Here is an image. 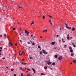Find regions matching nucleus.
<instances>
[{
    "mask_svg": "<svg viewBox=\"0 0 76 76\" xmlns=\"http://www.w3.org/2000/svg\"><path fill=\"white\" fill-rule=\"evenodd\" d=\"M11 45H13V44H12V43L10 42L8 43V46L9 47H10V46H11Z\"/></svg>",
    "mask_w": 76,
    "mask_h": 76,
    "instance_id": "1",
    "label": "nucleus"
},
{
    "mask_svg": "<svg viewBox=\"0 0 76 76\" xmlns=\"http://www.w3.org/2000/svg\"><path fill=\"white\" fill-rule=\"evenodd\" d=\"M42 51L43 53H44V54H47L48 53H47V52H46V51H45V50H42Z\"/></svg>",
    "mask_w": 76,
    "mask_h": 76,
    "instance_id": "2",
    "label": "nucleus"
},
{
    "mask_svg": "<svg viewBox=\"0 0 76 76\" xmlns=\"http://www.w3.org/2000/svg\"><path fill=\"white\" fill-rule=\"evenodd\" d=\"M58 59L59 60H61V59H62V56H60V57L58 58Z\"/></svg>",
    "mask_w": 76,
    "mask_h": 76,
    "instance_id": "3",
    "label": "nucleus"
},
{
    "mask_svg": "<svg viewBox=\"0 0 76 76\" xmlns=\"http://www.w3.org/2000/svg\"><path fill=\"white\" fill-rule=\"evenodd\" d=\"M31 70H33V71L34 72V73H36V72L35 71V69H34L33 68H32Z\"/></svg>",
    "mask_w": 76,
    "mask_h": 76,
    "instance_id": "4",
    "label": "nucleus"
},
{
    "mask_svg": "<svg viewBox=\"0 0 76 76\" xmlns=\"http://www.w3.org/2000/svg\"><path fill=\"white\" fill-rule=\"evenodd\" d=\"M21 6H18L19 7L18 8H19V9H22V8H23V7H22V4H21Z\"/></svg>",
    "mask_w": 76,
    "mask_h": 76,
    "instance_id": "5",
    "label": "nucleus"
},
{
    "mask_svg": "<svg viewBox=\"0 0 76 76\" xmlns=\"http://www.w3.org/2000/svg\"><path fill=\"white\" fill-rule=\"evenodd\" d=\"M19 56H21L22 55V53H21V51H19Z\"/></svg>",
    "mask_w": 76,
    "mask_h": 76,
    "instance_id": "6",
    "label": "nucleus"
},
{
    "mask_svg": "<svg viewBox=\"0 0 76 76\" xmlns=\"http://www.w3.org/2000/svg\"><path fill=\"white\" fill-rule=\"evenodd\" d=\"M55 43H56L55 42H52L51 43V44L52 45H54V44H55Z\"/></svg>",
    "mask_w": 76,
    "mask_h": 76,
    "instance_id": "7",
    "label": "nucleus"
},
{
    "mask_svg": "<svg viewBox=\"0 0 76 76\" xmlns=\"http://www.w3.org/2000/svg\"><path fill=\"white\" fill-rule=\"evenodd\" d=\"M34 23V21H32L31 24H30L31 26L32 25H33Z\"/></svg>",
    "mask_w": 76,
    "mask_h": 76,
    "instance_id": "8",
    "label": "nucleus"
},
{
    "mask_svg": "<svg viewBox=\"0 0 76 76\" xmlns=\"http://www.w3.org/2000/svg\"><path fill=\"white\" fill-rule=\"evenodd\" d=\"M22 64H23L24 65H26V64H27L28 63H22Z\"/></svg>",
    "mask_w": 76,
    "mask_h": 76,
    "instance_id": "9",
    "label": "nucleus"
},
{
    "mask_svg": "<svg viewBox=\"0 0 76 76\" xmlns=\"http://www.w3.org/2000/svg\"><path fill=\"white\" fill-rule=\"evenodd\" d=\"M40 75H43V76H45V74H44V73H41Z\"/></svg>",
    "mask_w": 76,
    "mask_h": 76,
    "instance_id": "10",
    "label": "nucleus"
},
{
    "mask_svg": "<svg viewBox=\"0 0 76 76\" xmlns=\"http://www.w3.org/2000/svg\"><path fill=\"white\" fill-rule=\"evenodd\" d=\"M70 52H71V53H73V50L72 49H71L70 50Z\"/></svg>",
    "mask_w": 76,
    "mask_h": 76,
    "instance_id": "11",
    "label": "nucleus"
},
{
    "mask_svg": "<svg viewBox=\"0 0 76 76\" xmlns=\"http://www.w3.org/2000/svg\"><path fill=\"white\" fill-rule=\"evenodd\" d=\"M31 43L32 44V45H35V43H34V42H31Z\"/></svg>",
    "mask_w": 76,
    "mask_h": 76,
    "instance_id": "12",
    "label": "nucleus"
},
{
    "mask_svg": "<svg viewBox=\"0 0 76 76\" xmlns=\"http://www.w3.org/2000/svg\"><path fill=\"white\" fill-rule=\"evenodd\" d=\"M46 62L47 64H48V65H50V62L47 61Z\"/></svg>",
    "mask_w": 76,
    "mask_h": 76,
    "instance_id": "13",
    "label": "nucleus"
},
{
    "mask_svg": "<svg viewBox=\"0 0 76 76\" xmlns=\"http://www.w3.org/2000/svg\"><path fill=\"white\" fill-rule=\"evenodd\" d=\"M57 57H58V56H57V55H55V57L56 58H57Z\"/></svg>",
    "mask_w": 76,
    "mask_h": 76,
    "instance_id": "14",
    "label": "nucleus"
},
{
    "mask_svg": "<svg viewBox=\"0 0 76 76\" xmlns=\"http://www.w3.org/2000/svg\"><path fill=\"white\" fill-rule=\"evenodd\" d=\"M73 61L75 63H76V60H73Z\"/></svg>",
    "mask_w": 76,
    "mask_h": 76,
    "instance_id": "15",
    "label": "nucleus"
},
{
    "mask_svg": "<svg viewBox=\"0 0 76 76\" xmlns=\"http://www.w3.org/2000/svg\"><path fill=\"white\" fill-rule=\"evenodd\" d=\"M65 25H66V28H67L68 27V25L67 24H65Z\"/></svg>",
    "mask_w": 76,
    "mask_h": 76,
    "instance_id": "16",
    "label": "nucleus"
},
{
    "mask_svg": "<svg viewBox=\"0 0 76 76\" xmlns=\"http://www.w3.org/2000/svg\"><path fill=\"white\" fill-rule=\"evenodd\" d=\"M55 63L54 62H53L52 63V65H53V66H54V65H55Z\"/></svg>",
    "mask_w": 76,
    "mask_h": 76,
    "instance_id": "17",
    "label": "nucleus"
},
{
    "mask_svg": "<svg viewBox=\"0 0 76 76\" xmlns=\"http://www.w3.org/2000/svg\"><path fill=\"white\" fill-rule=\"evenodd\" d=\"M48 16H49V18H53V17H52V16H51L50 15H48Z\"/></svg>",
    "mask_w": 76,
    "mask_h": 76,
    "instance_id": "18",
    "label": "nucleus"
},
{
    "mask_svg": "<svg viewBox=\"0 0 76 76\" xmlns=\"http://www.w3.org/2000/svg\"><path fill=\"white\" fill-rule=\"evenodd\" d=\"M25 33H26H26H28V31H27V30H25Z\"/></svg>",
    "mask_w": 76,
    "mask_h": 76,
    "instance_id": "19",
    "label": "nucleus"
},
{
    "mask_svg": "<svg viewBox=\"0 0 76 76\" xmlns=\"http://www.w3.org/2000/svg\"><path fill=\"white\" fill-rule=\"evenodd\" d=\"M47 32V30L43 31V32Z\"/></svg>",
    "mask_w": 76,
    "mask_h": 76,
    "instance_id": "20",
    "label": "nucleus"
},
{
    "mask_svg": "<svg viewBox=\"0 0 76 76\" xmlns=\"http://www.w3.org/2000/svg\"><path fill=\"white\" fill-rule=\"evenodd\" d=\"M71 56H74V54L73 53H72L71 55Z\"/></svg>",
    "mask_w": 76,
    "mask_h": 76,
    "instance_id": "21",
    "label": "nucleus"
},
{
    "mask_svg": "<svg viewBox=\"0 0 76 76\" xmlns=\"http://www.w3.org/2000/svg\"><path fill=\"white\" fill-rule=\"evenodd\" d=\"M44 69H47V66H45L44 67Z\"/></svg>",
    "mask_w": 76,
    "mask_h": 76,
    "instance_id": "22",
    "label": "nucleus"
},
{
    "mask_svg": "<svg viewBox=\"0 0 76 76\" xmlns=\"http://www.w3.org/2000/svg\"><path fill=\"white\" fill-rule=\"evenodd\" d=\"M75 28H74V27H73L72 29V31H75Z\"/></svg>",
    "mask_w": 76,
    "mask_h": 76,
    "instance_id": "23",
    "label": "nucleus"
},
{
    "mask_svg": "<svg viewBox=\"0 0 76 76\" xmlns=\"http://www.w3.org/2000/svg\"><path fill=\"white\" fill-rule=\"evenodd\" d=\"M26 36H28V35L29 34V32H27V33H26Z\"/></svg>",
    "mask_w": 76,
    "mask_h": 76,
    "instance_id": "24",
    "label": "nucleus"
},
{
    "mask_svg": "<svg viewBox=\"0 0 76 76\" xmlns=\"http://www.w3.org/2000/svg\"><path fill=\"white\" fill-rule=\"evenodd\" d=\"M38 48H41V46L39 45L38 46Z\"/></svg>",
    "mask_w": 76,
    "mask_h": 76,
    "instance_id": "25",
    "label": "nucleus"
},
{
    "mask_svg": "<svg viewBox=\"0 0 76 76\" xmlns=\"http://www.w3.org/2000/svg\"><path fill=\"white\" fill-rule=\"evenodd\" d=\"M29 58L30 59H33V58L32 57H31L30 56H29Z\"/></svg>",
    "mask_w": 76,
    "mask_h": 76,
    "instance_id": "26",
    "label": "nucleus"
},
{
    "mask_svg": "<svg viewBox=\"0 0 76 76\" xmlns=\"http://www.w3.org/2000/svg\"><path fill=\"white\" fill-rule=\"evenodd\" d=\"M27 69L29 71H31V69H30L27 68Z\"/></svg>",
    "mask_w": 76,
    "mask_h": 76,
    "instance_id": "27",
    "label": "nucleus"
},
{
    "mask_svg": "<svg viewBox=\"0 0 76 76\" xmlns=\"http://www.w3.org/2000/svg\"><path fill=\"white\" fill-rule=\"evenodd\" d=\"M71 27H68L67 28V29H71Z\"/></svg>",
    "mask_w": 76,
    "mask_h": 76,
    "instance_id": "28",
    "label": "nucleus"
},
{
    "mask_svg": "<svg viewBox=\"0 0 76 76\" xmlns=\"http://www.w3.org/2000/svg\"><path fill=\"white\" fill-rule=\"evenodd\" d=\"M69 49H71V50H72V47H69Z\"/></svg>",
    "mask_w": 76,
    "mask_h": 76,
    "instance_id": "29",
    "label": "nucleus"
},
{
    "mask_svg": "<svg viewBox=\"0 0 76 76\" xmlns=\"http://www.w3.org/2000/svg\"><path fill=\"white\" fill-rule=\"evenodd\" d=\"M22 53L23 54H25V52L23 51H22Z\"/></svg>",
    "mask_w": 76,
    "mask_h": 76,
    "instance_id": "30",
    "label": "nucleus"
},
{
    "mask_svg": "<svg viewBox=\"0 0 76 76\" xmlns=\"http://www.w3.org/2000/svg\"><path fill=\"white\" fill-rule=\"evenodd\" d=\"M35 38V36H34L32 38V39H33V40H34V38Z\"/></svg>",
    "mask_w": 76,
    "mask_h": 76,
    "instance_id": "31",
    "label": "nucleus"
},
{
    "mask_svg": "<svg viewBox=\"0 0 76 76\" xmlns=\"http://www.w3.org/2000/svg\"><path fill=\"white\" fill-rule=\"evenodd\" d=\"M62 41H63V42H65V41H64V39H63V38H62Z\"/></svg>",
    "mask_w": 76,
    "mask_h": 76,
    "instance_id": "32",
    "label": "nucleus"
},
{
    "mask_svg": "<svg viewBox=\"0 0 76 76\" xmlns=\"http://www.w3.org/2000/svg\"><path fill=\"white\" fill-rule=\"evenodd\" d=\"M40 54L41 55L42 54V51H40Z\"/></svg>",
    "mask_w": 76,
    "mask_h": 76,
    "instance_id": "33",
    "label": "nucleus"
},
{
    "mask_svg": "<svg viewBox=\"0 0 76 76\" xmlns=\"http://www.w3.org/2000/svg\"><path fill=\"white\" fill-rule=\"evenodd\" d=\"M59 36H60V35H57L56 37V38H58V37H59Z\"/></svg>",
    "mask_w": 76,
    "mask_h": 76,
    "instance_id": "34",
    "label": "nucleus"
},
{
    "mask_svg": "<svg viewBox=\"0 0 76 76\" xmlns=\"http://www.w3.org/2000/svg\"><path fill=\"white\" fill-rule=\"evenodd\" d=\"M45 18V16L44 15L43 16V18H42V19H44Z\"/></svg>",
    "mask_w": 76,
    "mask_h": 76,
    "instance_id": "35",
    "label": "nucleus"
},
{
    "mask_svg": "<svg viewBox=\"0 0 76 76\" xmlns=\"http://www.w3.org/2000/svg\"><path fill=\"white\" fill-rule=\"evenodd\" d=\"M20 70H22V67H20Z\"/></svg>",
    "mask_w": 76,
    "mask_h": 76,
    "instance_id": "36",
    "label": "nucleus"
},
{
    "mask_svg": "<svg viewBox=\"0 0 76 76\" xmlns=\"http://www.w3.org/2000/svg\"><path fill=\"white\" fill-rule=\"evenodd\" d=\"M3 42V40H1V41H0V42Z\"/></svg>",
    "mask_w": 76,
    "mask_h": 76,
    "instance_id": "37",
    "label": "nucleus"
},
{
    "mask_svg": "<svg viewBox=\"0 0 76 76\" xmlns=\"http://www.w3.org/2000/svg\"><path fill=\"white\" fill-rule=\"evenodd\" d=\"M23 73H22L21 74V76H23Z\"/></svg>",
    "mask_w": 76,
    "mask_h": 76,
    "instance_id": "38",
    "label": "nucleus"
},
{
    "mask_svg": "<svg viewBox=\"0 0 76 76\" xmlns=\"http://www.w3.org/2000/svg\"><path fill=\"white\" fill-rule=\"evenodd\" d=\"M13 30H14V31L16 30V28H14L13 29Z\"/></svg>",
    "mask_w": 76,
    "mask_h": 76,
    "instance_id": "39",
    "label": "nucleus"
},
{
    "mask_svg": "<svg viewBox=\"0 0 76 76\" xmlns=\"http://www.w3.org/2000/svg\"><path fill=\"white\" fill-rule=\"evenodd\" d=\"M11 71H13V70H14V69H11Z\"/></svg>",
    "mask_w": 76,
    "mask_h": 76,
    "instance_id": "40",
    "label": "nucleus"
},
{
    "mask_svg": "<svg viewBox=\"0 0 76 76\" xmlns=\"http://www.w3.org/2000/svg\"><path fill=\"white\" fill-rule=\"evenodd\" d=\"M14 76H16V74H14Z\"/></svg>",
    "mask_w": 76,
    "mask_h": 76,
    "instance_id": "41",
    "label": "nucleus"
},
{
    "mask_svg": "<svg viewBox=\"0 0 76 76\" xmlns=\"http://www.w3.org/2000/svg\"><path fill=\"white\" fill-rule=\"evenodd\" d=\"M73 45L74 47H76V45Z\"/></svg>",
    "mask_w": 76,
    "mask_h": 76,
    "instance_id": "42",
    "label": "nucleus"
},
{
    "mask_svg": "<svg viewBox=\"0 0 76 76\" xmlns=\"http://www.w3.org/2000/svg\"><path fill=\"white\" fill-rule=\"evenodd\" d=\"M49 22L50 23H51V20H49Z\"/></svg>",
    "mask_w": 76,
    "mask_h": 76,
    "instance_id": "43",
    "label": "nucleus"
},
{
    "mask_svg": "<svg viewBox=\"0 0 76 76\" xmlns=\"http://www.w3.org/2000/svg\"><path fill=\"white\" fill-rule=\"evenodd\" d=\"M1 37H2V35H0V38H1Z\"/></svg>",
    "mask_w": 76,
    "mask_h": 76,
    "instance_id": "44",
    "label": "nucleus"
},
{
    "mask_svg": "<svg viewBox=\"0 0 76 76\" xmlns=\"http://www.w3.org/2000/svg\"><path fill=\"white\" fill-rule=\"evenodd\" d=\"M6 34H4V37H5V36H6Z\"/></svg>",
    "mask_w": 76,
    "mask_h": 76,
    "instance_id": "45",
    "label": "nucleus"
},
{
    "mask_svg": "<svg viewBox=\"0 0 76 76\" xmlns=\"http://www.w3.org/2000/svg\"><path fill=\"white\" fill-rule=\"evenodd\" d=\"M67 38L68 39H69V37H67Z\"/></svg>",
    "mask_w": 76,
    "mask_h": 76,
    "instance_id": "46",
    "label": "nucleus"
},
{
    "mask_svg": "<svg viewBox=\"0 0 76 76\" xmlns=\"http://www.w3.org/2000/svg\"><path fill=\"white\" fill-rule=\"evenodd\" d=\"M20 41L21 42V43H22V40H20Z\"/></svg>",
    "mask_w": 76,
    "mask_h": 76,
    "instance_id": "47",
    "label": "nucleus"
},
{
    "mask_svg": "<svg viewBox=\"0 0 76 76\" xmlns=\"http://www.w3.org/2000/svg\"><path fill=\"white\" fill-rule=\"evenodd\" d=\"M64 47H67V45H64Z\"/></svg>",
    "mask_w": 76,
    "mask_h": 76,
    "instance_id": "48",
    "label": "nucleus"
},
{
    "mask_svg": "<svg viewBox=\"0 0 76 76\" xmlns=\"http://www.w3.org/2000/svg\"><path fill=\"white\" fill-rule=\"evenodd\" d=\"M52 22H54V20H52Z\"/></svg>",
    "mask_w": 76,
    "mask_h": 76,
    "instance_id": "49",
    "label": "nucleus"
},
{
    "mask_svg": "<svg viewBox=\"0 0 76 76\" xmlns=\"http://www.w3.org/2000/svg\"><path fill=\"white\" fill-rule=\"evenodd\" d=\"M0 48L1 49V50H2V49H3V48H2V47H0Z\"/></svg>",
    "mask_w": 76,
    "mask_h": 76,
    "instance_id": "50",
    "label": "nucleus"
},
{
    "mask_svg": "<svg viewBox=\"0 0 76 76\" xmlns=\"http://www.w3.org/2000/svg\"><path fill=\"white\" fill-rule=\"evenodd\" d=\"M2 59H3V60H4V59H6V58H2Z\"/></svg>",
    "mask_w": 76,
    "mask_h": 76,
    "instance_id": "51",
    "label": "nucleus"
},
{
    "mask_svg": "<svg viewBox=\"0 0 76 76\" xmlns=\"http://www.w3.org/2000/svg\"><path fill=\"white\" fill-rule=\"evenodd\" d=\"M54 48L55 49H57V47H54Z\"/></svg>",
    "mask_w": 76,
    "mask_h": 76,
    "instance_id": "52",
    "label": "nucleus"
},
{
    "mask_svg": "<svg viewBox=\"0 0 76 76\" xmlns=\"http://www.w3.org/2000/svg\"><path fill=\"white\" fill-rule=\"evenodd\" d=\"M30 75L29 74H28V75H27V76H30Z\"/></svg>",
    "mask_w": 76,
    "mask_h": 76,
    "instance_id": "53",
    "label": "nucleus"
},
{
    "mask_svg": "<svg viewBox=\"0 0 76 76\" xmlns=\"http://www.w3.org/2000/svg\"><path fill=\"white\" fill-rule=\"evenodd\" d=\"M27 44H30V42H27Z\"/></svg>",
    "mask_w": 76,
    "mask_h": 76,
    "instance_id": "54",
    "label": "nucleus"
},
{
    "mask_svg": "<svg viewBox=\"0 0 76 76\" xmlns=\"http://www.w3.org/2000/svg\"><path fill=\"white\" fill-rule=\"evenodd\" d=\"M11 7H12V8H13V5H12L11 6Z\"/></svg>",
    "mask_w": 76,
    "mask_h": 76,
    "instance_id": "55",
    "label": "nucleus"
},
{
    "mask_svg": "<svg viewBox=\"0 0 76 76\" xmlns=\"http://www.w3.org/2000/svg\"><path fill=\"white\" fill-rule=\"evenodd\" d=\"M31 37H32V38H33V35H31Z\"/></svg>",
    "mask_w": 76,
    "mask_h": 76,
    "instance_id": "56",
    "label": "nucleus"
},
{
    "mask_svg": "<svg viewBox=\"0 0 76 76\" xmlns=\"http://www.w3.org/2000/svg\"><path fill=\"white\" fill-rule=\"evenodd\" d=\"M7 7H5V9H6V8H7Z\"/></svg>",
    "mask_w": 76,
    "mask_h": 76,
    "instance_id": "57",
    "label": "nucleus"
},
{
    "mask_svg": "<svg viewBox=\"0 0 76 76\" xmlns=\"http://www.w3.org/2000/svg\"><path fill=\"white\" fill-rule=\"evenodd\" d=\"M22 34V33H20V34H19V35H21Z\"/></svg>",
    "mask_w": 76,
    "mask_h": 76,
    "instance_id": "58",
    "label": "nucleus"
},
{
    "mask_svg": "<svg viewBox=\"0 0 76 76\" xmlns=\"http://www.w3.org/2000/svg\"><path fill=\"white\" fill-rule=\"evenodd\" d=\"M15 45H16V46H17V43H16L15 44Z\"/></svg>",
    "mask_w": 76,
    "mask_h": 76,
    "instance_id": "59",
    "label": "nucleus"
},
{
    "mask_svg": "<svg viewBox=\"0 0 76 76\" xmlns=\"http://www.w3.org/2000/svg\"><path fill=\"white\" fill-rule=\"evenodd\" d=\"M70 38L71 39H72V37H70Z\"/></svg>",
    "mask_w": 76,
    "mask_h": 76,
    "instance_id": "60",
    "label": "nucleus"
},
{
    "mask_svg": "<svg viewBox=\"0 0 76 76\" xmlns=\"http://www.w3.org/2000/svg\"><path fill=\"white\" fill-rule=\"evenodd\" d=\"M61 40H59V42H61Z\"/></svg>",
    "mask_w": 76,
    "mask_h": 76,
    "instance_id": "61",
    "label": "nucleus"
},
{
    "mask_svg": "<svg viewBox=\"0 0 76 76\" xmlns=\"http://www.w3.org/2000/svg\"><path fill=\"white\" fill-rule=\"evenodd\" d=\"M50 25H52V23H50Z\"/></svg>",
    "mask_w": 76,
    "mask_h": 76,
    "instance_id": "62",
    "label": "nucleus"
},
{
    "mask_svg": "<svg viewBox=\"0 0 76 76\" xmlns=\"http://www.w3.org/2000/svg\"><path fill=\"white\" fill-rule=\"evenodd\" d=\"M28 48H29V49H30V48H31V47H28Z\"/></svg>",
    "mask_w": 76,
    "mask_h": 76,
    "instance_id": "63",
    "label": "nucleus"
},
{
    "mask_svg": "<svg viewBox=\"0 0 76 76\" xmlns=\"http://www.w3.org/2000/svg\"><path fill=\"white\" fill-rule=\"evenodd\" d=\"M67 35L68 37H69V34H68Z\"/></svg>",
    "mask_w": 76,
    "mask_h": 76,
    "instance_id": "64",
    "label": "nucleus"
}]
</instances>
